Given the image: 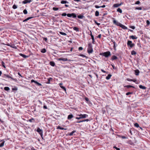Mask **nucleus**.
<instances>
[{
	"label": "nucleus",
	"mask_w": 150,
	"mask_h": 150,
	"mask_svg": "<svg viewBox=\"0 0 150 150\" xmlns=\"http://www.w3.org/2000/svg\"><path fill=\"white\" fill-rule=\"evenodd\" d=\"M113 24H115V25L118 26H119L120 27H121L123 29H127V28L124 25L121 24L120 23L117 22L115 20H114L113 21Z\"/></svg>",
	"instance_id": "f257e3e1"
},
{
	"label": "nucleus",
	"mask_w": 150,
	"mask_h": 150,
	"mask_svg": "<svg viewBox=\"0 0 150 150\" xmlns=\"http://www.w3.org/2000/svg\"><path fill=\"white\" fill-rule=\"evenodd\" d=\"M92 46L91 43H90L88 44L87 52L89 54L92 53L93 52Z\"/></svg>",
	"instance_id": "f03ea898"
},
{
	"label": "nucleus",
	"mask_w": 150,
	"mask_h": 150,
	"mask_svg": "<svg viewBox=\"0 0 150 150\" xmlns=\"http://www.w3.org/2000/svg\"><path fill=\"white\" fill-rule=\"evenodd\" d=\"M100 54L103 56L105 57H108L111 55L110 52V51H107L103 53H100Z\"/></svg>",
	"instance_id": "7ed1b4c3"
},
{
	"label": "nucleus",
	"mask_w": 150,
	"mask_h": 150,
	"mask_svg": "<svg viewBox=\"0 0 150 150\" xmlns=\"http://www.w3.org/2000/svg\"><path fill=\"white\" fill-rule=\"evenodd\" d=\"M127 45L128 46H129L131 48H132L134 45V44L132 43V41L129 40L127 42Z\"/></svg>",
	"instance_id": "20e7f679"
},
{
	"label": "nucleus",
	"mask_w": 150,
	"mask_h": 150,
	"mask_svg": "<svg viewBox=\"0 0 150 150\" xmlns=\"http://www.w3.org/2000/svg\"><path fill=\"white\" fill-rule=\"evenodd\" d=\"M36 131L40 134L41 136H42L43 132L41 129H40L39 127L38 128Z\"/></svg>",
	"instance_id": "39448f33"
},
{
	"label": "nucleus",
	"mask_w": 150,
	"mask_h": 150,
	"mask_svg": "<svg viewBox=\"0 0 150 150\" xmlns=\"http://www.w3.org/2000/svg\"><path fill=\"white\" fill-rule=\"evenodd\" d=\"M81 118H86L87 117H88V115L87 114H80L78 115Z\"/></svg>",
	"instance_id": "423d86ee"
},
{
	"label": "nucleus",
	"mask_w": 150,
	"mask_h": 150,
	"mask_svg": "<svg viewBox=\"0 0 150 150\" xmlns=\"http://www.w3.org/2000/svg\"><path fill=\"white\" fill-rule=\"evenodd\" d=\"M58 61H68V59L67 58H58L57 59Z\"/></svg>",
	"instance_id": "0eeeda50"
},
{
	"label": "nucleus",
	"mask_w": 150,
	"mask_h": 150,
	"mask_svg": "<svg viewBox=\"0 0 150 150\" xmlns=\"http://www.w3.org/2000/svg\"><path fill=\"white\" fill-rule=\"evenodd\" d=\"M32 1L31 0H25L22 2V3L23 4H26L28 3H30Z\"/></svg>",
	"instance_id": "6e6552de"
},
{
	"label": "nucleus",
	"mask_w": 150,
	"mask_h": 150,
	"mask_svg": "<svg viewBox=\"0 0 150 150\" xmlns=\"http://www.w3.org/2000/svg\"><path fill=\"white\" fill-rule=\"evenodd\" d=\"M122 4V3H121L120 4H115L113 5V6L114 7H119V6H121Z\"/></svg>",
	"instance_id": "1a4fd4ad"
},
{
	"label": "nucleus",
	"mask_w": 150,
	"mask_h": 150,
	"mask_svg": "<svg viewBox=\"0 0 150 150\" xmlns=\"http://www.w3.org/2000/svg\"><path fill=\"white\" fill-rule=\"evenodd\" d=\"M74 117V116L72 114H70L67 117V119L68 120H70Z\"/></svg>",
	"instance_id": "9d476101"
},
{
	"label": "nucleus",
	"mask_w": 150,
	"mask_h": 150,
	"mask_svg": "<svg viewBox=\"0 0 150 150\" xmlns=\"http://www.w3.org/2000/svg\"><path fill=\"white\" fill-rule=\"evenodd\" d=\"M139 87L140 88L142 89H144V90L146 89V87H145V86H143L142 85H140L139 86Z\"/></svg>",
	"instance_id": "9b49d317"
},
{
	"label": "nucleus",
	"mask_w": 150,
	"mask_h": 150,
	"mask_svg": "<svg viewBox=\"0 0 150 150\" xmlns=\"http://www.w3.org/2000/svg\"><path fill=\"white\" fill-rule=\"evenodd\" d=\"M130 38H132V39H136L137 38V37L135 36L132 35L129 36Z\"/></svg>",
	"instance_id": "f8f14e48"
},
{
	"label": "nucleus",
	"mask_w": 150,
	"mask_h": 150,
	"mask_svg": "<svg viewBox=\"0 0 150 150\" xmlns=\"http://www.w3.org/2000/svg\"><path fill=\"white\" fill-rule=\"evenodd\" d=\"M135 75L136 76H138L139 75V70L137 69L135 71Z\"/></svg>",
	"instance_id": "ddd939ff"
},
{
	"label": "nucleus",
	"mask_w": 150,
	"mask_h": 150,
	"mask_svg": "<svg viewBox=\"0 0 150 150\" xmlns=\"http://www.w3.org/2000/svg\"><path fill=\"white\" fill-rule=\"evenodd\" d=\"M4 75L5 76H6V77L8 78H11L12 80H15V79L13 78L12 77H11V76H10L9 75H7V74H4Z\"/></svg>",
	"instance_id": "4468645a"
},
{
	"label": "nucleus",
	"mask_w": 150,
	"mask_h": 150,
	"mask_svg": "<svg viewBox=\"0 0 150 150\" xmlns=\"http://www.w3.org/2000/svg\"><path fill=\"white\" fill-rule=\"evenodd\" d=\"M117 59V57L115 55H113L111 59L112 60Z\"/></svg>",
	"instance_id": "2eb2a0df"
},
{
	"label": "nucleus",
	"mask_w": 150,
	"mask_h": 150,
	"mask_svg": "<svg viewBox=\"0 0 150 150\" xmlns=\"http://www.w3.org/2000/svg\"><path fill=\"white\" fill-rule=\"evenodd\" d=\"M50 64L51 66L52 67L54 66L55 65V63L53 61H51L50 62Z\"/></svg>",
	"instance_id": "dca6fc26"
},
{
	"label": "nucleus",
	"mask_w": 150,
	"mask_h": 150,
	"mask_svg": "<svg viewBox=\"0 0 150 150\" xmlns=\"http://www.w3.org/2000/svg\"><path fill=\"white\" fill-rule=\"evenodd\" d=\"M20 55L22 57H23L24 58H26L27 57H28V56H26L24 54H21V53H20Z\"/></svg>",
	"instance_id": "f3484780"
},
{
	"label": "nucleus",
	"mask_w": 150,
	"mask_h": 150,
	"mask_svg": "<svg viewBox=\"0 0 150 150\" xmlns=\"http://www.w3.org/2000/svg\"><path fill=\"white\" fill-rule=\"evenodd\" d=\"M57 129H61V130H66L67 129H66V128H63L61 127L60 126H58L57 127Z\"/></svg>",
	"instance_id": "a211bd4d"
},
{
	"label": "nucleus",
	"mask_w": 150,
	"mask_h": 150,
	"mask_svg": "<svg viewBox=\"0 0 150 150\" xmlns=\"http://www.w3.org/2000/svg\"><path fill=\"white\" fill-rule=\"evenodd\" d=\"M71 17H72L73 18H76V13H71Z\"/></svg>",
	"instance_id": "6ab92c4d"
},
{
	"label": "nucleus",
	"mask_w": 150,
	"mask_h": 150,
	"mask_svg": "<svg viewBox=\"0 0 150 150\" xmlns=\"http://www.w3.org/2000/svg\"><path fill=\"white\" fill-rule=\"evenodd\" d=\"M62 83H60L59 84V85L60 86V87H61V88H62V89H63L65 91H66V88H65L64 87V86H62L61 85H62Z\"/></svg>",
	"instance_id": "aec40b11"
},
{
	"label": "nucleus",
	"mask_w": 150,
	"mask_h": 150,
	"mask_svg": "<svg viewBox=\"0 0 150 150\" xmlns=\"http://www.w3.org/2000/svg\"><path fill=\"white\" fill-rule=\"evenodd\" d=\"M111 76L112 75L110 74H108V75L106 77V79H107V80H108L110 79Z\"/></svg>",
	"instance_id": "412c9836"
},
{
	"label": "nucleus",
	"mask_w": 150,
	"mask_h": 150,
	"mask_svg": "<svg viewBox=\"0 0 150 150\" xmlns=\"http://www.w3.org/2000/svg\"><path fill=\"white\" fill-rule=\"evenodd\" d=\"M33 17H28V18H27L26 19H25L23 21V22H26V21H27L29 20V19L32 18H33Z\"/></svg>",
	"instance_id": "4be33fe9"
},
{
	"label": "nucleus",
	"mask_w": 150,
	"mask_h": 150,
	"mask_svg": "<svg viewBox=\"0 0 150 150\" xmlns=\"http://www.w3.org/2000/svg\"><path fill=\"white\" fill-rule=\"evenodd\" d=\"M73 27V29L74 30L76 31L77 32H78L79 31V29L77 27Z\"/></svg>",
	"instance_id": "5701e85b"
},
{
	"label": "nucleus",
	"mask_w": 150,
	"mask_h": 150,
	"mask_svg": "<svg viewBox=\"0 0 150 150\" xmlns=\"http://www.w3.org/2000/svg\"><path fill=\"white\" fill-rule=\"evenodd\" d=\"M124 87H126L127 88H134V87L132 86L131 85H127L125 86H124Z\"/></svg>",
	"instance_id": "b1692460"
},
{
	"label": "nucleus",
	"mask_w": 150,
	"mask_h": 150,
	"mask_svg": "<svg viewBox=\"0 0 150 150\" xmlns=\"http://www.w3.org/2000/svg\"><path fill=\"white\" fill-rule=\"evenodd\" d=\"M61 3L62 4H67V3H68V2L66 1H62Z\"/></svg>",
	"instance_id": "393cba45"
},
{
	"label": "nucleus",
	"mask_w": 150,
	"mask_h": 150,
	"mask_svg": "<svg viewBox=\"0 0 150 150\" xmlns=\"http://www.w3.org/2000/svg\"><path fill=\"white\" fill-rule=\"evenodd\" d=\"M41 52L43 53H44L46 52V50L45 48L42 49L41 51Z\"/></svg>",
	"instance_id": "a878e982"
},
{
	"label": "nucleus",
	"mask_w": 150,
	"mask_h": 150,
	"mask_svg": "<svg viewBox=\"0 0 150 150\" xmlns=\"http://www.w3.org/2000/svg\"><path fill=\"white\" fill-rule=\"evenodd\" d=\"M29 121L31 122H35V120L33 118H32L31 119H30L29 120Z\"/></svg>",
	"instance_id": "bb28decb"
},
{
	"label": "nucleus",
	"mask_w": 150,
	"mask_h": 150,
	"mask_svg": "<svg viewBox=\"0 0 150 150\" xmlns=\"http://www.w3.org/2000/svg\"><path fill=\"white\" fill-rule=\"evenodd\" d=\"M117 12H120V13H122V10L120 8H118L117 9Z\"/></svg>",
	"instance_id": "cd10ccee"
},
{
	"label": "nucleus",
	"mask_w": 150,
	"mask_h": 150,
	"mask_svg": "<svg viewBox=\"0 0 150 150\" xmlns=\"http://www.w3.org/2000/svg\"><path fill=\"white\" fill-rule=\"evenodd\" d=\"M95 16H98L99 15V12L98 11H96L95 12Z\"/></svg>",
	"instance_id": "c85d7f7f"
},
{
	"label": "nucleus",
	"mask_w": 150,
	"mask_h": 150,
	"mask_svg": "<svg viewBox=\"0 0 150 150\" xmlns=\"http://www.w3.org/2000/svg\"><path fill=\"white\" fill-rule=\"evenodd\" d=\"M75 132H76V131H75V130L71 132L70 133H69V135H70V136H72L73 135V134Z\"/></svg>",
	"instance_id": "c756f323"
},
{
	"label": "nucleus",
	"mask_w": 150,
	"mask_h": 150,
	"mask_svg": "<svg viewBox=\"0 0 150 150\" xmlns=\"http://www.w3.org/2000/svg\"><path fill=\"white\" fill-rule=\"evenodd\" d=\"M4 89L5 91H8L10 90V88L8 87H5L4 88Z\"/></svg>",
	"instance_id": "7c9ffc66"
},
{
	"label": "nucleus",
	"mask_w": 150,
	"mask_h": 150,
	"mask_svg": "<svg viewBox=\"0 0 150 150\" xmlns=\"http://www.w3.org/2000/svg\"><path fill=\"white\" fill-rule=\"evenodd\" d=\"M78 18L80 19H82L84 17V16L83 15H79L77 16Z\"/></svg>",
	"instance_id": "2f4dec72"
},
{
	"label": "nucleus",
	"mask_w": 150,
	"mask_h": 150,
	"mask_svg": "<svg viewBox=\"0 0 150 150\" xmlns=\"http://www.w3.org/2000/svg\"><path fill=\"white\" fill-rule=\"evenodd\" d=\"M136 52L134 50H132L131 52V54L132 55H135L136 54Z\"/></svg>",
	"instance_id": "473e14b6"
},
{
	"label": "nucleus",
	"mask_w": 150,
	"mask_h": 150,
	"mask_svg": "<svg viewBox=\"0 0 150 150\" xmlns=\"http://www.w3.org/2000/svg\"><path fill=\"white\" fill-rule=\"evenodd\" d=\"M59 33L60 34H61L62 35H65H65H67V34L66 33H64L62 32H59Z\"/></svg>",
	"instance_id": "72a5a7b5"
},
{
	"label": "nucleus",
	"mask_w": 150,
	"mask_h": 150,
	"mask_svg": "<svg viewBox=\"0 0 150 150\" xmlns=\"http://www.w3.org/2000/svg\"><path fill=\"white\" fill-rule=\"evenodd\" d=\"M52 78H49L48 79V81L47 82L48 83H49L51 80H52Z\"/></svg>",
	"instance_id": "f704fd0d"
},
{
	"label": "nucleus",
	"mask_w": 150,
	"mask_h": 150,
	"mask_svg": "<svg viewBox=\"0 0 150 150\" xmlns=\"http://www.w3.org/2000/svg\"><path fill=\"white\" fill-rule=\"evenodd\" d=\"M134 126H135V127H139V124L137 123H135V124H134Z\"/></svg>",
	"instance_id": "c9c22d12"
},
{
	"label": "nucleus",
	"mask_w": 150,
	"mask_h": 150,
	"mask_svg": "<svg viewBox=\"0 0 150 150\" xmlns=\"http://www.w3.org/2000/svg\"><path fill=\"white\" fill-rule=\"evenodd\" d=\"M133 93V92H128L126 94V95L128 96L129 94H132Z\"/></svg>",
	"instance_id": "e433bc0d"
},
{
	"label": "nucleus",
	"mask_w": 150,
	"mask_h": 150,
	"mask_svg": "<svg viewBox=\"0 0 150 150\" xmlns=\"http://www.w3.org/2000/svg\"><path fill=\"white\" fill-rule=\"evenodd\" d=\"M91 39L92 40V43L94 44L95 42V40L94 38V36H91Z\"/></svg>",
	"instance_id": "4c0bfd02"
},
{
	"label": "nucleus",
	"mask_w": 150,
	"mask_h": 150,
	"mask_svg": "<svg viewBox=\"0 0 150 150\" xmlns=\"http://www.w3.org/2000/svg\"><path fill=\"white\" fill-rule=\"evenodd\" d=\"M113 42L114 44L113 47H114V48L115 49V48L116 46H117V45L116 44L115 42V41H113Z\"/></svg>",
	"instance_id": "58836bf2"
},
{
	"label": "nucleus",
	"mask_w": 150,
	"mask_h": 150,
	"mask_svg": "<svg viewBox=\"0 0 150 150\" xmlns=\"http://www.w3.org/2000/svg\"><path fill=\"white\" fill-rule=\"evenodd\" d=\"M4 141H3L2 143L0 144V147H3L4 144Z\"/></svg>",
	"instance_id": "ea45409f"
},
{
	"label": "nucleus",
	"mask_w": 150,
	"mask_h": 150,
	"mask_svg": "<svg viewBox=\"0 0 150 150\" xmlns=\"http://www.w3.org/2000/svg\"><path fill=\"white\" fill-rule=\"evenodd\" d=\"M35 83H36V84H37L38 86H42V84H41L40 83H38V82L37 81H36V82H35Z\"/></svg>",
	"instance_id": "a19ab883"
},
{
	"label": "nucleus",
	"mask_w": 150,
	"mask_h": 150,
	"mask_svg": "<svg viewBox=\"0 0 150 150\" xmlns=\"http://www.w3.org/2000/svg\"><path fill=\"white\" fill-rule=\"evenodd\" d=\"M23 12L25 14H26L27 13V11L25 9H24L23 11Z\"/></svg>",
	"instance_id": "79ce46f5"
},
{
	"label": "nucleus",
	"mask_w": 150,
	"mask_h": 150,
	"mask_svg": "<svg viewBox=\"0 0 150 150\" xmlns=\"http://www.w3.org/2000/svg\"><path fill=\"white\" fill-rule=\"evenodd\" d=\"M59 9L58 8L53 7V10L54 11H57Z\"/></svg>",
	"instance_id": "37998d69"
},
{
	"label": "nucleus",
	"mask_w": 150,
	"mask_h": 150,
	"mask_svg": "<svg viewBox=\"0 0 150 150\" xmlns=\"http://www.w3.org/2000/svg\"><path fill=\"white\" fill-rule=\"evenodd\" d=\"M12 7H13V8L14 9H15L17 8V6L15 5H14Z\"/></svg>",
	"instance_id": "c03bdc74"
},
{
	"label": "nucleus",
	"mask_w": 150,
	"mask_h": 150,
	"mask_svg": "<svg viewBox=\"0 0 150 150\" xmlns=\"http://www.w3.org/2000/svg\"><path fill=\"white\" fill-rule=\"evenodd\" d=\"M1 63L3 67L4 68H5V65L4 63L2 61Z\"/></svg>",
	"instance_id": "a18cd8bd"
},
{
	"label": "nucleus",
	"mask_w": 150,
	"mask_h": 150,
	"mask_svg": "<svg viewBox=\"0 0 150 150\" xmlns=\"http://www.w3.org/2000/svg\"><path fill=\"white\" fill-rule=\"evenodd\" d=\"M136 9L139 10H141L142 9V8L141 7H136L135 8Z\"/></svg>",
	"instance_id": "49530a36"
},
{
	"label": "nucleus",
	"mask_w": 150,
	"mask_h": 150,
	"mask_svg": "<svg viewBox=\"0 0 150 150\" xmlns=\"http://www.w3.org/2000/svg\"><path fill=\"white\" fill-rule=\"evenodd\" d=\"M121 137L123 139H127V137H125L124 136H121Z\"/></svg>",
	"instance_id": "de8ad7c7"
},
{
	"label": "nucleus",
	"mask_w": 150,
	"mask_h": 150,
	"mask_svg": "<svg viewBox=\"0 0 150 150\" xmlns=\"http://www.w3.org/2000/svg\"><path fill=\"white\" fill-rule=\"evenodd\" d=\"M95 23L97 25H98L99 26V25H100V23H98L96 21H95Z\"/></svg>",
	"instance_id": "09e8293b"
},
{
	"label": "nucleus",
	"mask_w": 150,
	"mask_h": 150,
	"mask_svg": "<svg viewBox=\"0 0 150 150\" xmlns=\"http://www.w3.org/2000/svg\"><path fill=\"white\" fill-rule=\"evenodd\" d=\"M67 16L69 17H71V13H68L67 14Z\"/></svg>",
	"instance_id": "8fccbe9b"
},
{
	"label": "nucleus",
	"mask_w": 150,
	"mask_h": 150,
	"mask_svg": "<svg viewBox=\"0 0 150 150\" xmlns=\"http://www.w3.org/2000/svg\"><path fill=\"white\" fill-rule=\"evenodd\" d=\"M85 99L86 101L87 102H88L89 101V99L88 98L85 97Z\"/></svg>",
	"instance_id": "3c124183"
},
{
	"label": "nucleus",
	"mask_w": 150,
	"mask_h": 150,
	"mask_svg": "<svg viewBox=\"0 0 150 150\" xmlns=\"http://www.w3.org/2000/svg\"><path fill=\"white\" fill-rule=\"evenodd\" d=\"M146 23L148 25H149L150 24V22L149 20L146 21Z\"/></svg>",
	"instance_id": "603ef678"
},
{
	"label": "nucleus",
	"mask_w": 150,
	"mask_h": 150,
	"mask_svg": "<svg viewBox=\"0 0 150 150\" xmlns=\"http://www.w3.org/2000/svg\"><path fill=\"white\" fill-rule=\"evenodd\" d=\"M129 143L131 145H134V143L132 142L131 141L129 142Z\"/></svg>",
	"instance_id": "864d4df0"
},
{
	"label": "nucleus",
	"mask_w": 150,
	"mask_h": 150,
	"mask_svg": "<svg viewBox=\"0 0 150 150\" xmlns=\"http://www.w3.org/2000/svg\"><path fill=\"white\" fill-rule=\"evenodd\" d=\"M62 16H66V15L67 16V14H66V13H63L62 14Z\"/></svg>",
	"instance_id": "5fc2aeb1"
},
{
	"label": "nucleus",
	"mask_w": 150,
	"mask_h": 150,
	"mask_svg": "<svg viewBox=\"0 0 150 150\" xmlns=\"http://www.w3.org/2000/svg\"><path fill=\"white\" fill-rule=\"evenodd\" d=\"M130 28H132L133 29H135V27L134 26H131L130 27Z\"/></svg>",
	"instance_id": "6e6d98bb"
},
{
	"label": "nucleus",
	"mask_w": 150,
	"mask_h": 150,
	"mask_svg": "<svg viewBox=\"0 0 150 150\" xmlns=\"http://www.w3.org/2000/svg\"><path fill=\"white\" fill-rule=\"evenodd\" d=\"M113 148L117 150H120V149L116 147L115 146H114Z\"/></svg>",
	"instance_id": "4d7b16f0"
},
{
	"label": "nucleus",
	"mask_w": 150,
	"mask_h": 150,
	"mask_svg": "<svg viewBox=\"0 0 150 150\" xmlns=\"http://www.w3.org/2000/svg\"><path fill=\"white\" fill-rule=\"evenodd\" d=\"M12 89L13 90L16 91L17 90V88L16 87L13 88H12Z\"/></svg>",
	"instance_id": "13d9d810"
},
{
	"label": "nucleus",
	"mask_w": 150,
	"mask_h": 150,
	"mask_svg": "<svg viewBox=\"0 0 150 150\" xmlns=\"http://www.w3.org/2000/svg\"><path fill=\"white\" fill-rule=\"evenodd\" d=\"M140 3V2L139 1H136L135 3V4H139Z\"/></svg>",
	"instance_id": "bf43d9fd"
},
{
	"label": "nucleus",
	"mask_w": 150,
	"mask_h": 150,
	"mask_svg": "<svg viewBox=\"0 0 150 150\" xmlns=\"http://www.w3.org/2000/svg\"><path fill=\"white\" fill-rule=\"evenodd\" d=\"M83 49V48L82 47H80L79 48V50H81Z\"/></svg>",
	"instance_id": "052dcab7"
},
{
	"label": "nucleus",
	"mask_w": 150,
	"mask_h": 150,
	"mask_svg": "<svg viewBox=\"0 0 150 150\" xmlns=\"http://www.w3.org/2000/svg\"><path fill=\"white\" fill-rule=\"evenodd\" d=\"M101 34H99V35H98V36L97 37L99 38H101Z\"/></svg>",
	"instance_id": "680f3d73"
},
{
	"label": "nucleus",
	"mask_w": 150,
	"mask_h": 150,
	"mask_svg": "<svg viewBox=\"0 0 150 150\" xmlns=\"http://www.w3.org/2000/svg\"><path fill=\"white\" fill-rule=\"evenodd\" d=\"M43 39L46 42L47 41V39L46 38H43Z\"/></svg>",
	"instance_id": "e2e57ef3"
},
{
	"label": "nucleus",
	"mask_w": 150,
	"mask_h": 150,
	"mask_svg": "<svg viewBox=\"0 0 150 150\" xmlns=\"http://www.w3.org/2000/svg\"><path fill=\"white\" fill-rule=\"evenodd\" d=\"M36 81H35L33 79H32L31 80V83H33V82H34L35 83V82H36Z\"/></svg>",
	"instance_id": "0e129e2a"
},
{
	"label": "nucleus",
	"mask_w": 150,
	"mask_h": 150,
	"mask_svg": "<svg viewBox=\"0 0 150 150\" xmlns=\"http://www.w3.org/2000/svg\"><path fill=\"white\" fill-rule=\"evenodd\" d=\"M127 80L129 81H132V79H129V78L127 79Z\"/></svg>",
	"instance_id": "69168bd1"
},
{
	"label": "nucleus",
	"mask_w": 150,
	"mask_h": 150,
	"mask_svg": "<svg viewBox=\"0 0 150 150\" xmlns=\"http://www.w3.org/2000/svg\"><path fill=\"white\" fill-rule=\"evenodd\" d=\"M132 81L135 82L136 83H136V82L137 81V80L136 79H132Z\"/></svg>",
	"instance_id": "338daca9"
},
{
	"label": "nucleus",
	"mask_w": 150,
	"mask_h": 150,
	"mask_svg": "<svg viewBox=\"0 0 150 150\" xmlns=\"http://www.w3.org/2000/svg\"><path fill=\"white\" fill-rule=\"evenodd\" d=\"M18 75L19 76H21V77H23V76H22V75H21V74H20V73L19 72H18Z\"/></svg>",
	"instance_id": "774afa93"
}]
</instances>
